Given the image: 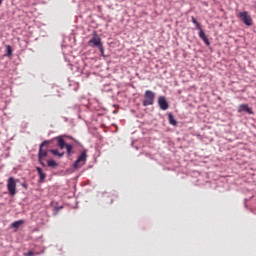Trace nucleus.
I'll return each instance as SVG.
<instances>
[{"label":"nucleus","mask_w":256,"mask_h":256,"mask_svg":"<svg viewBox=\"0 0 256 256\" xmlns=\"http://www.w3.org/2000/svg\"><path fill=\"white\" fill-rule=\"evenodd\" d=\"M47 165H48V167L55 168V167H57L58 164L55 162V160H48Z\"/></svg>","instance_id":"nucleus-15"},{"label":"nucleus","mask_w":256,"mask_h":256,"mask_svg":"<svg viewBox=\"0 0 256 256\" xmlns=\"http://www.w3.org/2000/svg\"><path fill=\"white\" fill-rule=\"evenodd\" d=\"M191 21L194 25H197V19H195L193 16L191 17Z\"/></svg>","instance_id":"nucleus-20"},{"label":"nucleus","mask_w":256,"mask_h":256,"mask_svg":"<svg viewBox=\"0 0 256 256\" xmlns=\"http://www.w3.org/2000/svg\"><path fill=\"white\" fill-rule=\"evenodd\" d=\"M23 187H27V185L23 184Z\"/></svg>","instance_id":"nucleus-23"},{"label":"nucleus","mask_w":256,"mask_h":256,"mask_svg":"<svg viewBox=\"0 0 256 256\" xmlns=\"http://www.w3.org/2000/svg\"><path fill=\"white\" fill-rule=\"evenodd\" d=\"M65 149H66L68 155H71V151H73V145L66 144Z\"/></svg>","instance_id":"nucleus-16"},{"label":"nucleus","mask_w":256,"mask_h":256,"mask_svg":"<svg viewBox=\"0 0 256 256\" xmlns=\"http://www.w3.org/2000/svg\"><path fill=\"white\" fill-rule=\"evenodd\" d=\"M239 19L247 25V27H251L253 25V18H251V15H249V12L244 11V12H239L238 14Z\"/></svg>","instance_id":"nucleus-4"},{"label":"nucleus","mask_w":256,"mask_h":256,"mask_svg":"<svg viewBox=\"0 0 256 256\" xmlns=\"http://www.w3.org/2000/svg\"><path fill=\"white\" fill-rule=\"evenodd\" d=\"M88 46L99 49L103 46V43L101 42V37H99V34L97 32L92 33V38L88 41Z\"/></svg>","instance_id":"nucleus-3"},{"label":"nucleus","mask_w":256,"mask_h":256,"mask_svg":"<svg viewBox=\"0 0 256 256\" xmlns=\"http://www.w3.org/2000/svg\"><path fill=\"white\" fill-rule=\"evenodd\" d=\"M168 121H169L170 125L177 127V120H175V117L173 116V114H171V113L168 114Z\"/></svg>","instance_id":"nucleus-10"},{"label":"nucleus","mask_w":256,"mask_h":256,"mask_svg":"<svg viewBox=\"0 0 256 256\" xmlns=\"http://www.w3.org/2000/svg\"><path fill=\"white\" fill-rule=\"evenodd\" d=\"M158 105L162 111H167V109H169V103L165 99V96H160L158 98Z\"/></svg>","instance_id":"nucleus-7"},{"label":"nucleus","mask_w":256,"mask_h":256,"mask_svg":"<svg viewBox=\"0 0 256 256\" xmlns=\"http://www.w3.org/2000/svg\"><path fill=\"white\" fill-rule=\"evenodd\" d=\"M195 27L198 31H201V24H199V22H197V24H195Z\"/></svg>","instance_id":"nucleus-19"},{"label":"nucleus","mask_w":256,"mask_h":256,"mask_svg":"<svg viewBox=\"0 0 256 256\" xmlns=\"http://www.w3.org/2000/svg\"><path fill=\"white\" fill-rule=\"evenodd\" d=\"M6 51H7V57H11L13 55V49L11 48L10 45L6 46Z\"/></svg>","instance_id":"nucleus-14"},{"label":"nucleus","mask_w":256,"mask_h":256,"mask_svg":"<svg viewBox=\"0 0 256 256\" xmlns=\"http://www.w3.org/2000/svg\"><path fill=\"white\" fill-rule=\"evenodd\" d=\"M98 49H99V51H100V53H101V56H102V57H105V48H103V45L100 46Z\"/></svg>","instance_id":"nucleus-18"},{"label":"nucleus","mask_w":256,"mask_h":256,"mask_svg":"<svg viewBox=\"0 0 256 256\" xmlns=\"http://www.w3.org/2000/svg\"><path fill=\"white\" fill-rule=\"evenodd\" d=\"M155 103V93L151 90H146L144 93V100L142 105L144 107H149V105H153Z\"/></svg>","instance_id":"nucleus-2"},{"label":"nucleus","mask_w":256,"mask_h":256,"mask_svg":"<svg viewBox=\"0 0 256 256\" xmlns=\"http://www.w3.org/2000/svg\"><path fill=\"white\" fill-rule=\"evenodd\" d=\"M23 223H25L24 220H18V221H15L11 224V227L13 229H19L21 227V225H23Z\"/></svg>","instance_id":"nucleus-11"},{"label":"nucleus","mask_w":256,"mask_h":256,"mask_svg":"<svg viewBox=\"0 0 256 256\" xmlns=\"http://www.w3.org/2000/svg\"><path fill=\"white\" fill-rule=\"evenodd\" d=\"M45 177H47V175L43 172H41L39 174V183H43V181H45Z\"/></svg>","instance_id":"nucleus-17"},{"label":"nucleus","mask_w":256,"mask_h":256,"mask_svg":"<svg viewBox=\"0 0 256 256\" xmlns=\"http://www.w3.org/2000/svg\"><path fill=\"white\" fill-rule=\"evenodd\" d=\"M50 152L52 153V155H55L56 157H63V155H65V152L60 153L59 150L57 149H51Z\"/></svg>","instance_id":"nucleus-13"},{"label":"nucleus","mask_w":256,"mask_h":256,"mask_svg":"<svg viewBox=\"0 0 256 256\" xmlns=\"http://www.w3.org/2000/svg\"><path fill=\"white\" fill-rule=\"evenodd\" d=\"M36 171H38V175H39L40 173H43V170L41 169V167H36Z\"/></svg>","instance_id":"nucleus-21"},{"label":"nucleus","mask_w":256,"mask_h":256,"mask_svg":"<svg viewBox=\"0 0 256 256\" xmlns=\"http://www.w3.org/2000/svg\"><path fill=\"white\" fill-rule=\"evenodd\" d=\"M33 255V251H29L28 253L25 254V256H31Z\"/></svg>","instance_id":"nucleus-22"},{"label":"nucleus","mask_w":256,"mask_h":256,"mask_svg":"<svg viewBox=\"0 0 256 256\" xmlns=\"http://www.w3.org/2000/svg\"><path fill=\"white\" fill-rule=\"evenodd\" d=\"M60 149H65L67 147V143H65V140L61 137H58V144H57Z\"/></svg>","instance_id":"nucleus-12"},{"label":"nucleus","mask_w":256,"mask_h":256,"mask_svg":"<svg viewBox=\"0 0 256 256\" xmlns=\"http://www.w3.org/2000/svg\"><path fill=\"white\" fill-rule=\"evenodd\" d=\"M199 37L202 39V41L205 43V45L209 46L211 43L209 42V38H207V35L203 31V29H200L199 31Z\"/></svg>","instance_id":"nucleus-9"},{"label":"nucleus","mask_w":256,"mask_h":256,"mask_svg":"<svg viewBox=\"0 0 256 256\" xmlns=\"http://www.w3.org/2000/svg\"><path fill=\"white\" fill-rule=\"evenodd\" d=\"M46 145H49V140L43 141L40 144L39 151H38V161H39L40 165H42V167H47V165H45V162H44L45 157H47V150H43V148Z\"/></svg>","instance_id":"nucleus-1"},{"label":"nucleus","mask_w":256,"mask_h":256,"mask_svg":"<svg viewBox=\"0 0 256 256\" xmlns=\"http://www.w3.org/2000/svg\"><path fill=\"white\" fill-rule=\"evenodd\" d=\"M7 190L12 197L17 194V184L15 183V178L10 177L8 179Z\"/></svg>","instance_id":"nucleus-5"},{"label":"nucleus","mask_w":256,"mask_h":256,"mask_svg":"<svg viewBox=\"0 0 256 256\" xmlns=\"http://www.w3.org/2000/svg\"><path fill=\"white\" fill-rule=\"evenodd\" d=\"M85 161H87V153L82 152L74 163V169H79V167H83V165H85Z\"/></svg>","instance_id":"nucleus-6"},{"label":"nucleus","mask_w":256,"mask_h":256,"mask_svg":"<svg viewBox=\"0 0 256 256\" xmlns=\"http://www.w3.org/2000/svg\"><path fill=\"white\" fill-rule=\"evenodd\" d=\"M243 112L248 113V115H253V110L249 108V105L247 104L239 105L238 113H243Z\"/></svg>","instance_id":"nucleus-8"},{"label":"nucleus","mask_w":256,"mask_h":256,"mask_svg":"<svg viewBox=\"0 0 256 256\" xmlns=\"http://www.w3.org/2000/svg\"><path fill=\"white\" fill-rule=\"evenodd\" d=\"M0 3H1V0H0Z\"/></svg>","instance_id":"nucleus-24"}]
</instances>
